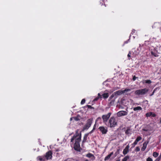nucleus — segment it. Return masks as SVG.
Returning <instances> with one entry per match:
<instances>
[{"label": "nucleus", "instance_id": "f257e3e1", "mask_svg": "<svg viewBox=\"0 0 161 161\" xmlns=\"http://www.w3.org/2000/svg\"><path fill=\"white\" fill-rule=\"evenodd\" d=\"M81 134L80 132V134L78 132V130H76L75 134L71 139L70 142H73L74 140L75 142L74 144L73 148L75 150L78 152H80L82 149L80 146V142L81 141Z\"/></svg>", "mask_w": 161, "mask_h": 161}, {"label": "nucleus", "instance_id": "f03ea898", "mask_svg": "<svg viewBox=\"0 0 161 161\" xmlns=\"http://www.w3.org/2000/svg\"><path fill=\"white\" fill-rule=\"evenodd\" d=\"M130 90H131L130 89L126 88L123 91L119 90L116 91L113 93L110 97L109 98V100H111L113 98H114V99H116L118 97V96L120 95L125 92H129Z\"/></svg>", "mask_w": 161, "mask_h": 161}, {"label": "nucleus", "instance_id": "7ed1b4c3", "mask_svg": "<svg viewBox=\"0 0 161 161\" xmlns=\"http://www.w3.org/2000/svg\"><path fill=\"white\" fill-rule=\"evenodd\" d=\"M108 123L110 127H114L117 125V121L114 116H112L109 119Z\"/></svg>", "mask_w": 161, "mask_h": 161}, {"label": "nucleus", "instance_id": "20e7f679", "mask_svg": "<svg viewBox=\"0 0 161 161\" xmlns=\"http://www.w3.org/2000/svg\"><path fill=\"white\" fill-rule=\"evenodd\" d=\"M92 123V119H89L87 121L86 124L84 126L83 129V130H86L89 129L91 126Z\"/></svg>", "mask_w": 161, "mask_h": 161}, {"label": "nucleus", "instance_id": "39448f33", "mask_svg": "<svg viewBox=\"0 0 161 161\" xmlns=\"http://www.w3.org/2000/svg\"><path fill=\"white\" fill-rule=\"evenodd\" d=\"M98 129L101 132L102 134H106L108 131L107 128L106 127H104L103 126H100L98 128Z\"/></svg>", "mask_w": 161, "mask_h": 161}, {"label": "nucleus", "instance_id": "423d86ee", "mask_svg": "<svg viewBox=\"0 0 161 161\" xmlns=\"http://www.w3.org/2000/svg\"><path fill=\"white\" fill-rule=\"evenodd\" d=\"M45 160H48L51 159L52 157V152L51 151H49L47 152L44 156Z\"/></svg>", "mask_w": 161, "mask_h": 161}, {"label": "nucleus", "instance_id": "0eeeda50", "mask_svg": "<svg viewBox=\"0 0 161 161\" xmlns=\"http://www.w3.org/2000/svg\"><path fill=\"white\" fill-rule=\"evenodd\" d=\"M111 113H108L107 114L103 115L102 116V118L103 123L107 122L111 115Z\"/></svg>", "mask_w": 161, "mask_h": 161}, {"label": "nucleus", "instance_id": "6e6552de", "mask_svg": "<svg viewBox=\"0 0 161 161\" xmlns=\"http://www.w3.org/2000/svg\"><path fill=\"white\" fill-rule=\"evenodd\" d=\"M128 112L122 110L118 112L117 113V115L118 117H121L122 116L127 115Z\"/></svg>", "mask_w": 161, "mask_h": 161}, {"label": "nucleus", "instance_id": "1a4fd4ad", "mask_svg": "<svg viewBox=\"0 0 161 161\" xmlns=\"http://www.w3.org/2000/svg\"><path fill=\"white\" fill-rule=\"evenodd\" d=\"M148 143V142H145L143 144V146L141 150L142 151H144L146 149L147 146V145Z\"/></svg>", "mask_w": 161, "mask_h": 161}, {"label": "nucleus", "instance_id": "9d476101", "mask_svg": "<svg viewBox=\"0 0 161 161\" xmlns=\"http://www.w3.org/2000/svg\"><path fill=\"white\" fill-rule=\"evenodd\" d=\"M140 90L141 95H144L148 91V90L147 88L140 89Z\"/></svg>", "mask_w": 161, "mask_h": 161}, {"label": "nucleus", "instance_id": "9b49d317", "mask_svg": "<svg viewBox=\"0 0 161 161\" xmlns=\"http://www.w3.org/2000/svg\"><path fill=\"white\" fill-rule=\"evenodd\" d=\"M86 156L89 158H92V160H94L95 158V157L94 155L91 153H88L86 154Z\"/></svg>", "mask_w": 161, "mask_h": 161}, {"label": "nucleus", "instance_id": "f8f14e48", "mask_svg": "<svg viewBox=\"0 0 161 161\" xmlns=\"http://www.w3.org/2000/svg\"><path fill=\"white\" fill-rule=\"evenodd\" d=\"M37 158L40 161H45L46 160L44 156H39Z\"/></svg>", "mask_w": 161, "mask_h": 161}, {"label": "nucleus", "instance_id": "ddd939ff", "mask_svg": "<svg viewBox=\"0 0 161 161\" xmlns=\"http://www.w3.org/2000/svg\"><path fill=\"white\" fill-rule=\"evenodd\" d=\"M113 152L109 154H108V156H106L104 159V161H106L108 160L111 157V156L113 155Z\"/></svg>", "mask_w": 161, "mask_h": 161}, {"label": "nucleus", "instance_id": "4468645a", "mask_svg": "<svg viewBox=\"0 0 161 161\" xmlns=\"http://www.w3.org/2000/svg\"><path fill=\"white\" fill-rule=\"evenodd\" d=\"M125 134L127 135L129 134H131V130L129 127L127 128V130L125 131Z\"/></svg>", "mask_w": 161, "mask_h": 161}, {"label": "nucleus", "instance_id": "2eb2a0df", "mask_svg": "<svg viewBox=\"0 0 161 161\" xmlns=\"http://www.w3.org/2000/svg\"><path fill=\"white\" fill-rule=\"evenodd\" d=\"M109 96L108 93H105L102 95V96L104 99H106Z\"/></svg>", "mask_w": 161, "mask_h": 161}, {"label": "nucleus", "instance_id": "dca6fc26", "mask_svg": "<svg viewBox=\"0 0 161 161\" xmlns=\"http://www.w3.org/2000/svg\"><path fill=\"white\" fill-rule=\"evenodd\" d=\"M142 109V108L140 106H137L133 108V110L135 111L137 110H141Z\"/></svg>", "mask_w": 161, "mask_h": 161}, {"label": "nucleus", "instance_id": "f3484780", "mask_svg": "<svg viewBox=\"0 0 161 161\" xmlns=\"http://www.w3.org/2000/svg\"><path fill=\"white\" fill-rule=\"evenodd\" d=\"M88 136V134H86L84 135L83 137V139L82 141V143H84L86 142L87 140V138Z\"/></svg>", "mask_w": 161, "mask_h": 161}, {"label": "nucleus", "instance_id": "a211bd4d", "mask_svg": "<svg viewBox=\"0 0 161 161\" xmlns=\"http://www.w3.org/2000/svg\"><path fill=\"white\" fill-rule=\"evenodd\" d=\"M129 149H126V148H125L123 150V154L124 155H125L128 153L129 152Z\"/></svg>", "mask_w": 161, "mask_h": 161}, {"label": "nucleus", "instance_id": "6ab92c4d", "mask_svg": "<svg viewBox=\"0 0 161 161\" xmlns=\"http://www.w3.org/2000/svg\"><path fill=\"white\" fill-rule=\"evenodd\" d=\"M151 53L152 55L153 56L155 57H158V54L156 53H154L153 51H151Z\"/></svg>", "mask_w": 161, "mask_h": 161}, {"label": "nucleus", "instance_id": "aec40b11", "mask_svg": "<svg viewBox=\"0 0 161 161\" xmlns=\"http://www.w3.org/2000/svg\"><path fill=\"white\" fill-rule=\"evenodd\" d=\"M135 93L136 95H141V92L140 89L136 90L135 91Z\"/></svg>", "mask_w": 161, "mask_h": 161}, {"label": "nucleus", "instance_id": "412c9836", "mask_svg": "<svg viewBox=\"0 0 161 161\" xmlns=\"http://www.w3.org/2000/svg\"><path fill=\"white\" fill-rule=\"evenodd\" d=\"M142 139V137L141 136H138L136 138L135 141L137 143L139 141H140Z\"/></svg>", "mask_w": 161, "mask_h": 161}, {"label": "nucleus", "instance_id": "4be33fe9", "mask_svg": "<svg viewBox=\"0 0 161 161\" xmlns=\"http://www.w3.org/2000/svg\"><path fill=\"white\" fill-rule=\"evenodd\" d=\"M129 158V156H125L122 159V161H127V160Z\"/></svg>", "mask_w": 161, "mask_h": 161}, {"label": "nucleus", "instance_id": "5701e85b", "mask_svg": "<svg viewBox=\"0 0 161 161\" xmlns=\"http://www.w3.org/2000/svg\"><path fill=\"white\" fill-rule=\"evenodd\" d=\"M158 155V153L157 152H154L153 153V156L155 158L157 157Z\"/></svg>", "mask_w": 161, "mask_h": 161}, {"label": "nucleus", "instance_id": "b1692460", "mask_svg": "<svg viewBox=\"0 0 161 161\" xmlns=\"http://www.w3.org/2000/svg\"><path fill=\"white\" fill-rule=\"evenodd\" d=\"M152 115V112H150L147 113L146 114V117H149L151 116Z\"/></svg>", "mask_w": 161, "mask_h": 161}, {"label": "nucleus", "instance_id": "393cba45", "mask_svg": "<svg viewBox=\"0 0 161 161\" xmlns=\"http://www.w3.org/2000/svg\"><path fill=\"white\" fill-rule=\"evenodd\" d=\"M111 99V102L110 103V104L111 105H113L114 103L115 99Z\"/></svg>", "mask_w": 161, "mask_h": 161}, {"label": "nucleus", "instance_id": "a878e982", "mask_svg": "<svg viewBox=\"0 0 161 161\" xmlns=\"http://www.w3.org/2000/svg\"><path fill=\"white\" fill-rule=\"evenodd\" d=\"M137 143L135 141L134 143L132 144V146L131 148H132L134 147H135V146L137 144Z\"/></svg>", "mask_w": 161, "mask_h": 161}, {"label": "nucleus", "instance_id": "bb28decb", "mask_svg": "<svg viewBox=\"0 0 161 161\" xmlns=\"http://www.w3.org/2000/svg\"><path fill=\"white\" fill-rule=\"evenodd\" d=\"M145 82L146 83L150 84L152 82L150 80H145Z\"/></svg>", "mask_w": 161, "mask_h": 161}, {"label": "nucleus", "instance_id": "cd10ccee", "mask_svg": "<svg viewBox=\"0 0 161 161\" xmlns=\"http://www.w3.org/2000/svg\"><path fill=\"white\" fill-rule=\"evenodd\" d=\"M140 151V148L139 147H136L135 149V151L136 152H139Z\"/></svg>", "mask_w": 161, "mask_h": 161}, {"label": "nucleus", "instance_id": "c85d7f7f", "mask_svg": "<svg viewBox=\"0 0 161 161\" xmlns=\"http://www.w3.org/2000/svg\"><path fill=\"white\" fill-rule=\"evenodd\" d=\"M157 89V88H155L153 91L152 94H150V96L151 97L153 95H154V93H155V92L156 91V90Z\"/></svg>", "mask_w": 161, "mask_h": 161}, {"label": "nucleus", "instance_id": "c756f323", "mask_svg": "<svg viewBox=\"0 0 161 161\" xmlns=\"http://www.w3.org/2000/svg\"><path fill=\"white\" fill-rule=\"evenodd\" d=\"M161 158V156H159L154 161H159Z\"/></svg>", "mask_w": 161, "mask_h": 161}, {"label": "nucleus", "instance_id": "7c9ffc66", "mask_svg": "<svg viewBox=\"0 0 161 161\" xmlns=\"http://www.w3.org/2000/svg\"><path fill=\"white\" fill-rule=\"evenodd\" d=\"M86 100L85 99H83L82 100L81 102V104H83L85 103Z\"/></svg>", "mask_w": 161, "mask_h": 161}, {"label": "nucleus", "instance_id": "2f4dec72", "mask_svg": "<svg viewBox=\"0 0 161 161\" xmlns=\"http://www.w3.org/2000/svg\"><path fill=\"white\" fill-rule=\"evenodd\" d=\"M87 106L88 107V108H89L92 109H94V108L93 107H92L91 105H87Z\"/></svg>", "mask_w": 161, "mask_h": 161}, {"label": "nucleus", "instance_id": "473e14b6", "mask_svg": "<svg viewBox=\"0 0 161 161\" xmlns=\"http://www.w3.org/2000/svg\"><path fill=\"white\" fill-rule=\"evenodd\" d=\"M130 55H131V53L130 52V51L128 53V54L127 55V57L128 58L129 60L130 59Z\"/></svg>", "mask_w": 161, "mask_h": 161}, {"label": "nucleus", "instance_id": "72a5a7b5", "mask_svg": "<svg viewBox=\"0 0 161 161\" xmlns=\"http://www.w3.org/2000/svg\"><path fill=\"white\" fill-rule=\"evenodd\" d=\"M147 161H153V159L150 157H148L147 159Z\"/></svg>", "mask_w": 161, "mask_h": 161}, {"label": "nucleus", "instance_id": "f704fd0d", "mask_svg": "<svg viewBox=\"0 0 161 161\" xmlns=\"http://www.w3.org/2000/svg\"><path fill=\"white\" fill-rule=\"evenodd\" d=\"M99 98L101 99L102 98V95H101L100 93L98 94V97Z\"/></svg>", "mask_w": 161, "mask_h": 161}, {"label": "nucleus", "instance_id": "c9c22d12", "mask_svg": "<svg viewBox=\"0 0 161 161\" xmlns=\"http://www.w3.org/2000/svg\"><path fill=\"white\" fill-rule=\"evenodd\" d=\"M137 78V77H136V76H135V75H134V76H133V79H132L133 80V81H135V80H136V79Z\"/></svg>", "mask_w": 161, "mask_h": 161}, {"label": "nucleus", "instance_id": "e433bc0d", "mask_svg": "<svg viewBox=\"0 0 161 161\" xmlns=\"http://www.w3.org/2000/svg\"><path fill=\"white\" fill-rule=\"evenodd\" d=\"M153 117H155L156 116V114L152 112V115H151Z\"/></svg>", "mask_w": 161, "mask_h": 161}, {"label": "nucleus", "instance_id": "4c0bfd02", "mask_svg": "<svg viewBox=\"0 0 161 161\" xmlns=\"http://www.w3.org/2000/svg\"><path fill=\"white\" fill-rule=\"evenodd\" d=\"M130 39H128L127 40L125 41V42H124V44H127V43L129 42H130Z\"/></svg>", "mask_w": 161, "mask_h": 161}, {"label": "nucleus", "instance_id": "58836bf2", "mask_svg": "<svg viewBox=\"0 0 161 161\" xmlns=\"http://www.w3.org/2000/svg\"><path fill=\"white\" fill-rule=\"evenodd\" d=\"M96 126V124H95L94 125V126H93V129H92V131L94 130L95 129Z\"/></svg>", "mask_w": 161, "mask_h": 161}, {"label": "nucleus", "instance_id": "ea45409f", "mask_svg": "<svg viewBox=\"0 0 161 161\" xmlns=\"http://www.w3.org/2000/svg\"><path fill=\"white\" fill-rule=\"evenodd\" d=\"M99 99L98 97H97L94 99V101H97Z\"/></svg>", "mask_w": 161, "mask_h": 161}, {"label": "nucleus", "instance_id": "a19ab883", "mask_svg": "<svg viewBox=\"0 0 161 161\" xmlns=\"http://www.w3.org/2000/svg\"><path fill=\"white\" fill-rule=\"evenodd\" d=\"M142 130L145 131H148V129H142Z\"/></svg>", "mask_w": 161, "mask_h": 161}, {"label": "nucleus", "instance_id": "79ce46f5", "mask_svg": "<svg viewBox=\"0 0 161 161\" xmlns=\"http://www.w3.org/2000/svg\"><path fill=\"white\" fill-rule=\"evenodd\" d=\"M130 147H129V145H127L125 147V148H126V149H129V148Z\"/></svg>", "mask_w": 161, "mask_h": 161}, {"label": "nucleus", "instance_id": "37998d69", "mask_svg": "<svg viewBox=\"0 0 161 161\" xmlns=\"http://www.w3.org/2000/svg\"><path fill=\"white\" fill-rule=\"evenodd\" d=\"M74 119H75L76 120V121H77L78 120V119L76 117H75V118H74Z\"/></svg>", "mask_w": 161, "mask_h": 161}, {"label": "nucleus", "instance_id": "c03bdc74", "mask_svg": "<svg viewBox=\"0 0 161 161\" xmlns=\"http://www.w3.org/2000/svg\"><path fill=\"white\" fill-rule=\"evenodd\" d=\"M59 151V149H56L55 150V151L56 152H58Z\"/></svg>", "mask_w": 161, "mask_h": 161}, {"label": "nucleus", "instance_id": "a18cd8bd", "mask_svg": "<svg viewBox=\"0 0 161 161\" xmlns=\"http://www.w3.org/2000/svg\"><path fill=\"white\" fill-rule=\"evenodd\" d=\"M135 30H133L132 32H133L134 33L135 32Z\"/></svg>", "mask_w": 161, "mask_h": 161}, {"label": "nucleus", "instance_id": "49530a36", "mask_svg": "<svg viewBox=\"0 0 161 161\" xmlns=\"http://www.w3.org/2000/svg\"><path fill=\"white\" fill-rule=\"evenodd\" d=\"M148 42L147 41H145V44H146L147 43H148Z\"/></svg>", "mask_w": 161, "mask_h": 161}, {"label": "nucleus", "instance_id": "de8ad7c7", "mask_svg": "<svg viewBox=\"0 0 161 161\" xmlns=\"http://www.w3.org/2000/svg\"><path fill=\"white\" fill-rule=\"evenodd\" d=\"M115 161H120V159H118V160H116Z\"/></svg>", "mask_w": 161, "mask_h": 161}, {"label": "nucleus", "instance_id": "09e8293b", "mask_svg": "<svg viewBox=\"0 0 161 161\" xmlns=\"http://www.w3.org/2000/svg\"><path fill=\"white\" fill-rule=\"evenodd\" d=\"M85 161H89V160L88 159H86Z\"/></svg>", "mask_w": 161, "mask_h": 161}, {"label": "nucleus", "instance_id": "8fccbe9b", "mask_svg": "<svg viewBox=\"0 0 161 161\" xmlns=\"http://www.w3.org/2000/svg\"><path fill=\"white\" fill-rule=\"evenodd\" d=\"M98 119H101V118L99 117H98Z\"/></svg>", "mask_w": 161, "mask_h": 161}]
</instances>
